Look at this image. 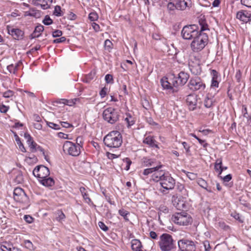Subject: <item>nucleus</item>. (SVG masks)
I'll use <instances>...</instances> for the list:
<instances>
[{"instance_id":"f257e3e1","label":"nucleus","mask_w":251,"mask_h":251,"mask_svg":"<svg viewBox=\"0 0 251 251\" xmlns=\"http://www.w3.org/2000/svg\"><path fill=\"white\" fill-rule=\"evenodd\" d=\"M201 26L200 32L193 39L190 44V47L193 52H198L202 50L207 45L208 36L203 31L208 30V25L205 20L201 19L199 21Z\"/></svg>"},{"instance_id":"f03ea898","label":"nucleus","mask_w":251,"mask_h":251,"mask_svg":"<svg viewBox=\"0 0 251 251\" xmlns=\"http://www.w3.org/2000/svg\"><path fill=\"white\" fill-rule=\"evenodd\" d=\"M192 6L191 0H169L167 10L169 14H173L177 11L189 10Z\"/></svg>"},{"instance_id":"7ed1b4c3","label":"nucleus","mask_w":251,"mask_h":251,"mask_svg":"<svg viewBox=\"0 0 251 251\" xmlns=\"http://www.w3.org/2000/svg\"><path fill=\"white\" fill-rule=\"evenodd\" d=\"M162 165H158L156 167L148 168L140 171V174L141 176H144L147 177L149 175H151V179L154 182H160L162 178L164 176L167 172L161 170Z\"/></svg>"},{"instance_id":"20e7f679","label":"nucleus","mask_w":251,"mask_h":251,"mask_svg":"<svg viewBox=\"0 0 251 251\" xmlns=\"http://www.w3.org/2000/svg\"><path fill=\"white\" fill-rule=\"evenodd\" d=\"M103 142L108 147L117 148L123 143L122 136L118 131H112L104 137Z\"/></svg>"},{"instance_id":"39448f33","label":"nucleus","mask_w":251,"mask_h":251,"mask_svg":"<svg viewBox=\"0 0 251 251\" xmlns=\"http://www.w3.org/2000/svg\"><path fill=\"white\" fill-rule=\"evenodd\" d=\"M63 151L65 154L72 156H78L81 152V143H75L66 141L63 145Z\"/></svg>"},{"instance_id":"423d86ee","label":"nucleus","mask_w":251,"mask_h":251,"mask_svg":"<svg viewBox=\"0 0 251 251\" xmlns=\"http://www.w3.org/2000/svg\"><path fill=\"white\" fill-rule=\"evenodd\" d=\"M172 221L179 226H187L192 222L191 216L185 211L174 213L171 218Z\"/></svg>"},{"instance_id":"0eeeda50","label":"nucleus","mask_w":251,"mask_h":251,"mask_svg":"<svg viewBox=\"0 0 251 251\" xmlns=\"http://www.w3.org/2000/svg\"><path fill=\"white\" fill-rule=\"evenodd\" d=\"M158 245L162 251H170L175 247L172 236L168 233H163L159 237Z\"/></svg>"},{"instance_id":"6e6552de","label":"nucleus","mask_w":251,"mask_h":251,"mask_svg":"<svg viewBox=\"0 0 251 251\" xmlns=\"http://www.w3.org/2000/svg\"><path fill=\"white\" fill-rule=\"evenodd\" d=\"M199 27L196 25H191L184 26L181 30V36L185 40L193 39L199 34Z\"/></svg>"},{"instance_id":"1a4fd4ad","label":"nucleus","mask_w":251,"mask_h":251,"mask_svg":"<svg viewBox=\"0 0 251 251\" xmlns=\"http://www.w3.org/2000/svg\"><path fill=\"white\" fill-rule=\"evenodd\" d=\"M13 195L14 199L16 202L25 207L29 205V198L22 188L16 187L14 190Z\"/></svg>"},{"instance_id":"9d476101","label":"nucleus","mask_w":251,"mask_h":251,"mask_svg":"<svg viewBox=\"0 0 251 251\" xmlns=\"http://www.w3.org/2000/svg\"><path fill=\"white\" fill-rule=\"evenodd\" d=\"M102 117L105 121L113 124L119 120V114L116 109L109 107L103 110Z\"/></svg>"},{"instance_id":"9b49d317","label":"nucleus","mask_w":251,"mask_h":251,"mask_svg":"<svg viewBox=\"0 0 251 251\" xmlns=\"http://www.w3.org/2000/svg\"><path fill=\"white\" fill-rule=\"evenodd\" d=\"M160 184L163 189L160 190L164 194L166 193V190H172L174 188L176 185L175 179L171 176L168 172L164 176L160 181Z\"/></svg>"},{"instance_id":"f8f14e48","label":"nucleus","mask_w":251,"mask_h":251,"mask_svg":"<svg viewBox=\"0 0 251 251\" xmlns=\"http://www.w3.org/2000/svg\"><path fill=\"white\" fill-rule=\"evenodd\" d=\"M24 137L26 140V143L29 148L30 151L31 152H35L37 151L42 152L43 155L45 156V158L46 160H48L47 156L45 154L44 149L38 145L33 140V138L31 135L27 133H25L24 134Z\"/></svg>"},{"instance_id":"ddd939ff","label":"nucleus","mask_w":251,"mask_h":251,"mask_svg":"<svg viewBox=\"0 0 251 251\" xmlns=\"http://www.w3.org/2000/svg\"><path fill=\"white\" fill-rule=\"evenodd\" d=\"M189 88L194 91H202L206 88V85L203 80L200 77H192L188 83Z\"/></svg>"},{"instance_id":"4468645a","label":"nucleus","mask_w":251,"mask_h":251,"mask_svg":"<svg viewBox=\"0 0 251 251\" xmlns=\"http://www.w3.org/2000/svg\"><path fill=\"white\" fill-rule=\"evenodd\" d=\"M33 174L39 180L48 177L50 174V172L47 167L44 165H39L33 170Z\"/></svg>"},{"instance_id":"2eb2a0df","label":"nucleus","mask_w":251,"mask_h":251,"mask_svg":"<svg viewBox=\"0 0 251 251\" xmlns=\"http://www.w3.org/2000/svg\"><path fill=\"white\" fill-rule=\"evenodd\" d=\"M161 85L165 89L172 90L174 87H177L173 78V75L169 77H164L161 80Z\"/></svg>"},{"instance_id":"dca6fc26","label":"nucleus","mask_w":251,"mask_h":251,"mask_svg":"<svg viewBox=\"0 0 251 251\" xmlns=\"http://www.w3.org/2000/svg\"><path fill=\"white\" fill-rule=\"evenodd\" d=\"M178 245L181 251H191L195 248L194 242L186 239L179 240Z\"/></svg>"},{"instance_id":"f3484780","label":"nucleus","mask_w":251,"mask_h":251,"mask_svg":"<svg viewBox=\"0 0 251 251\" xmlns=\"http://www.w3.org/2000/svg\"><path fill=\"white\" fill-rule=\"evenodd\" d=\"M8 33L15 40H20L23 38L24 32L22 30L14 28L12 26L8 25L6 27Z\"/></svg>"},{"instance_id":"a211bd4d","label":"nucleus","mask_w":251,"mask_h":251,"mask_svg":"<svg viewBox=\"0 0 251 251\" xmlns=\"http://www.w3.org/2000/svg\"><path fill=\"white\" fill-rule=\"evenodd\" d=\"M189 77V74L184 72H180L177 76L173 75V78L176 87L184 85L187 82Z\"/></svg>"},{"instance_id":"6ab92c4d","label":"nucleus","mask_w":251,"mask_h":251,"mask_svg":"<svg viewBox=\"0 0 251 251\" xmlns=\"http://www.w3.org/2000/svg\"><path fill=\"white\" fill-rule=\"evenodd\" d=\"M210 75L211 76L210 90L218 88L220 82V78L218 72L214 69L210 70Z\"/></svg>"},{"instance_id":"aec40b11","label":"nucleus","mask_w":251,"mask_h":251,"mask_svg":"<svg viewBox=\"0 0 251 251\" xmlns=\"http://www.w3.org/2000/svg\"><path fill=\"white\" fill-rule=\"evenodd\" d=\"M194 60L191 58L189 62V66L191 72L194 74H198L201 72L200 60L199 58L194 57Z\"/></svg>"},{"instance_id":"412c9836","label":"nucleus","mask_w":251,"mask_h":251,"mask_svg":"<svg viewBox=\"0 0 251 251\" xmlns=\"http://www.w3.org/2000/svg\"><path fill=\"white\" fill-rule=\"evenodd\" d=\"M186 101L190 110H194L196 109L197 105V97L196 95H189L187 97Z\"/></svg>"},{"instance_id":"4be33fe9","label":"nucleus","mask_w":251,"mask_h":251,"mask_svg":"<svg viewBox=\"0 0 251 251\" xmlns=\"http://www.w3.org/2000/svg\"><path fill=\"white\" fill-rule=\"evenodd\" d=\"M236 18L244 23H247L251 21V13L246 10H241L237 13Z\"/></svg>"},{"instance_id":"5701e85b","label":"nucleus","mask_w":251,"mask_h":251,"mask_svg":"<svg viewBox=\"0 0 251 251\" xmlns=\"http://www.w3.org/2000/svg\"><path fill=\"white\" fill-rule=\"evenodd\" d=\"M143 143L147 144L150 147L159 149L157 142L155 140L153 136H145L143 139Z\"/></svg>"},{"instance_id":"b1692460","label":"nucleus","mask_w":251,"mask_h":251,"mask_svg":"<svg viewBox=\"0 0 251 251\" xmlns=\"http://www.w3.org/2000/svg\"><path fill=\"white\" fill-rule=\"evenodd\" d=\"M216 93H214L212 94V93L208 92L204 100V105L206 108H211L213 106L215 100L214 99V96Z\"/></svg>"},{"instance_id":"393cba45","label":"nucleus","mask_w":251,"mask_h":251,"mask_svg":"<svg viewBox=\"0 0 251 251\" xmlns=\"http://www.w3.org/2000/svg\"><path fill=\"white\" fill-rule=\"evenodd\" d=\"M52 0H33V4L37 6H40L43 9H48L50 7Z\"/></svg>"},{"instance_id":"a878e982","label":"nucleus","mask_w":251,"mask_h":251,"mask_svg":"<svg viewBox=\"0 0 251 251\" xmlns=\"http://www.w3.org/2000/svg\"><path fill=\"white\" fill-rule=\"evenodd\" d=\"M223 161L221 158H218L214 163V170L218 173V176H220V175L223 171Z\"/></svg>"},{"instance_id":"bb28decb","label":"nucleus","mask_w":251,"mask_h":251,"mask_svg":"<svg viewBox=\"0 0 251 251\" xmlns=\"http://www.w3.org/2000/svg\"><path fill=\"white\" fill-rule=\"evenodd\" d=\"M53 214L55 220L59 223H62L66 218L65 214L61 209L55 211Z\"/></svg>"},{"instance_id":"cd10ccee","label":"nucleus","mask_w":251,"mask_h":251,"mask_svg":"<svg viewBox=\"0 0 251 251\" xmlns=\"http://www.w3.org/2000/svg\"><path fill=\"white\" fill-rule=\"evenodd\" d=\"M44 29V26L41 25L36 26L33 32L31 35V38H35L40 36Z\"/></svg>"},{"instance_id":"c85d7f7f","label":"nucleus","mask_w":251,"mask_h":251,"mask_svg":"<svg viewBox=\"0 0 251 251\" xmlns=\"http://www.w3.org/2000/svg\"><path fill=\"white\" fill-rule=\"evenodd\" d=\"M79 190L85 202L88 204L92 203L93 202L89 196V194L86 188L84 187H81L79 188Z\"/></svg>"},{"instance_id":"c756f323","label":"nucleus","mask_w":251,"mask_h":251,"mask_svg":"<svg viewBox=\"0 0 251 251\" xmlns=\"http://www.w3.org/2000/svg\"><path fill=\"white\" fill-rule=\"evenodd\" d=\"M79 100V99H74L71 100H67L65 99H60L58 102L59 103H63L64 104L69 105L70 106H74L76 102Z\"/></svg>"},{"instance_id":"7c9ffc66","label":"nucleus","mask_w":251,"mask_h":251,"mask_svg":"<svg viewBox=\"0 0 251 251\" xmlns=\"http://www.w3.org/2000/svg\"><path fill=\"white\" fill-rule=\"evenodd\" d=\"M39 180L42 185L47 187L52 186L54 184V181L53 178L49 176Z\"/></svg>"},{"instance_id":"2f4dec72","label":"nucleus","mask_w":251,"mask_h":251,"mask_svg":"<svg viewBox=\"0 0 251 251\" xmlns=\"http://www.w3.org/2000/svg\"><path fill=\"white\" fill-rule=\"evenodd\" d=\"M198 184L202 188L205 189L209 193H212L210 187H208L207 182L203 179L200 178L198 180Z\"/></svg>"},{"instance_id":"473e14b6","label":"nucleus","mask_w":251,"mask_h":251,"mask_svg":"<svg viewBox=\"0 0 251 251\" xmlns=\"http://www.w3.org/2000/svg\"><path fill=\"white\" fill-rule=\"evenodd\" d=\"M13 244L7 242L0 243V251H11Z\"/></svg>"},{"instance_id":"72a5a7b5","label":"nucleus","mask_w":251,"mask_h":251,"mask_svg":"<svg viewBox=\"0 0 251 251\" xmlns=\"http://www.w3.org/2000/svg\"><path fill=\"white\" fill-rule=\"evenodd\" d=\"M131 249L134 251H139L141 250L142 244L140 240L133 239L131 241Z\"/></svg>"},{"instance_id":"f704fd0d","label":"nucleus","mask_w":251,"mask_h":251,"mask_svg":"<svg viewBox=\"0 0 251 251\" xmlns=\"http://www.w3.org/2000/svg\"><path fill=\"white\" fill-rule=\"evenodd\" d=\"M126 117L125 118V121L126 124L127 126L130 127L135 124V118L129 113L126 114Z\"/></svg>"},{"instance_id":"c9c22d12","label":"nucleus","mask_w":251,"mask_h":251,"mask_svg":"<svg viewBox=\"0 0 251 251\" xmlns=\"http://www.w3.org/2000/svg\"><path fill=\"white\" fill-rule=\"evenodd\" d=\"M154 162L151 159L143 158L142 161V166L143 167H150L153 166Z\"/></svg>"},{"instance_id":"e433bc0d","label":"nucleus","mask_w":251,"mask_h":251,"mask_svg":"<svg viewBox=\"0 0 251 251\" xmlns=\"http://www.w3.org/2000/svg\"><path fill=\"white\" fill-rule=\"evenodd\" d=\"M220 177L222 180L223 181V182L225 183V185L226 186H229V187H231L232 185V184L230 185H229V184H226V183L228 182L229 181H230L232 179V175L231 174L227 175L226 176L222 177L221 175L220 176H218Z\"/></svg>"},{"instance_id":"4c0bfd02","label":"nucleus","mask_w":251,"mask_h":251,"mask_svg":"<svg viewBox=\"0 0 251 251\" xmlns=\"http://www.w3.org/2000/svg\"><path fill=\"white\" fill-rule=\"evenodd\" d=\"M25 160L27 163L31 164L36 163L37 162L38 159L34 155H32V156L26 157Z\"/></svg>"},{"instance_id":"58836bf2","label":"nucleus","mask_w":251,"mask_h":251,"mask_svg":"<svg viewBox=\"0 0 251 251\" xmlns=\"http://www.w3.org/2000/svg\"><path fill=\"white\" fill-rule=\"evenodd\" d=\"M88 19L92 22H95L99 19V15L95 11H93L89 13L88 15Z\"/></svg>"},{"instance_id":"ea45409f","label":"nucleus","mask_w":251,"mask_h":251,"mask_svg":"<svg viewBox=\"0 0 251 251\" xmlns=\"http://www.w3.org/2000/svg\"><path fill=\"white\" fill-rule=\"evenodd\" d=\"M64 13L62 11L61 8L59 5H56L54 7L53 11V14L57 17H60L63 16Z\"/></svg>"},{"instance_id":"a19ab883","label":"nucleus","mask_w":251,"mask_h":251,"mask_svg":"<svg viewBox=\"0 0 251 251\" xmlns=\"http://www.w3.org/2000/svg\"><path fill=\"white\" fill-rule=\"evenodd\" d=\"M118 212L121 216L123 217L126 221H128V219L127 218V216L129 214L128 211L124 209H121L119 210Z\"/></svg>"},{"instance_id":"79ce46f5","label":"nucleus","mask_w":251,"mask_h":251,"mask_svg":"<svg viewBox=\"0 0 251 251\" xmlns=\"http://www.w3.org/2000/svg\"><path fill=\"white\" fill-rule=\"evenodd\" d=\"M47 125L50 128L55 129V130H59L61 128L60 125L58 124H56L53 123L52 122H46Z\"/></svg>"},{"instance_id":"37998d69","label":"nucleus","mask_w":251,"mask_h":251,"mask_svg":"<svg viewBox=\"0 0 251 251\" xmlns=\"http://www.w3.org/2000/svg\"><path fill=\"white\" fill-rule=\"evenodd\" d=\"M14 91L8 90L2 93V96L5 98H10L12 97L14 95Z\"/></svg>"},{"instance_id":"c03bdc74","label":"nucleus","mask_w":251,"mask_h":251,"mask_svg":"<svg viewBox=\"0 0 251 251\" xmlns=\"http://www.w3.org/2000/svg\"><path fill=\"white\" fill-rule=\"evenodd\" d=\"M24 246L30 251L34 249L32 243L28 240L24 241Z\"/></svg>"},{"instance_id":"a18cd8bd","label":"nucleus","mask_w":251,"mask_h":251,"mask_svg":"<svg viewBox=\"0 0 251 251\" xmlns=\"http://www.w3.org/2000/svg\"><path fill=\"white\" fill-rule=\"evenodd\" d=\"M9 106H6L3 103L0 104V112L2 113H6L9 110Z\"/></svg>"},{"instance_id":"49530a36","label":"nucleus","mask_w":251,"mask_h":251,"mask_svg":"<svg viewBox=\"0 0 251 251\" xmlns=\"http://www.w3.org/2000/svg\"><path fill=\"white\" fill-rule=\"evenodd\" d=\"M242 73L240 70L236 71L235 77L237 82L240 83L241 81Z\"/></svg>"},{"instance_id":"de8ad7c7","label":"nucleus","mask_w":251,"mask_h":251,"mask_svg":"<svg viewBox=\"0 0 251 251\" xmlns=\"http://www.w3.org/2000/svg\"><path fill=\"white\" fill-rule=\"evenodd\" d=\"M52 20L49 16H46L43 21V23L45 25H50L52 23Z\"/></svg>"},{"instance_id":"09e8293b","label":"nucleus","mask_w":251,"mask_h":251,"mask_svg":"<svg viewBox=\"0 0 251 251\" xmlns=\"http://www.w3.org/2000/svg\"><path fill=\"white\" fill-rule=\"evenodd\" d=\"M105 80L107 83H113V77L112 75L110 74H107L105 76Z\"/></svg>"},{"instance_id":"8fccbe9b","label":"nucleus","mask_w":251,"mask_h":251,"mask_svg":"<svg viewBox=\"0 0 251 251\" xmlns=\"http://www.w3.org/2000/svg\"><path fill=\"white\" fill-rule=\"evenodd\" d=\"M124 162L126 164L125 169L127 171L129 169L130 166L131 164V161L130 160L129 158H126L124 160Z\"/></svg>"},{"instance_id":"3c124183","label":"nucleus","mask_w":251,"mask_h":251,"mask_svg":"<svg viewBox=\"0 0 251 251\" xmlns=\"http://www.w3.org/2000/svg\"><path fill=\"white\" fill-rule=\"evenodd\" d=\"M57 135L58 137L61 139H71V138L69 137L68 134H65L61 132H58L57 133Z\"/></svg>"},{"instance_id":"603ef678","label":"nucleus","mask_w":251,"mask_h":251,"mask_svg":"<svg viewBox=\"0 0 251 251\" xmlns=\"http://www.w3.org/2000/svg\"><path fill=\"white\" fill-rule=\"evenodd\" d=\"M63 33L60 30L57 29L52 32V35L53 37H59L62 36Z\"/></svg>"},{"instance_id":"864d4df0","label":"nucleus","mask_w":251,"mask_h":251,"mask_svg":"<svg viewBox=\"0 0 251 251\" xmlns=\"http://www.w3.org/2000/svg\"><path fill=\"white\" fill-rule=\"evenodd\" d=\"M7 69L8 71L11 73L15 74L17 73V71L13 64L8 65L7 67Z\"/></svg>"},{"instance_id":"5fc2aeb1","label":"nucleus","mask_w":251,"mask_h":251,"mask_svg":"<svg viewBox=\"0 0 251 251\" xmlns=\"http://www.w3.org/2000/svg\"><path fill=\"white\" fill-rule=\"evenodd\" d=\"M107 88L105 87L102 88L100 92V95L101 98H103L107 95Z\"/></svg>"},{"instance_id":"6e6d98bb","label":"nucleus","mask_w":251,"mask_h":251,"mask_svg":"<svg viewBox=\"0 0 251 251\" xmlns=\"http://www.w3.org/2000/svg\"><path fill=\"white\" fill-rule=\"evenodd\" d=\"M91 25L95 32H97L100 30V26L95 22L92 23Z\"/></svg>"},{"instance_id":"4d7b16f0","label":"nucleus","mask_w":251,"mask_h":251,"mask_svg":"<svg viewBox=\"0 0 251 251\" xmlns=\"http://www.w3.org/2000/svg\"><path fill=\"white\" fill-rule=\"evenodd\" d=\"M99 226L102 230L107 231L108 230V227L102 222H99L98 223Z\"/></svg>"},{"instance_id":"13d9d810","label":"nucleus","mask_w":251,"mask_h":251,"mask_svg":"<svg viewBox=\"0 0 251 251\" xmlns=\"http://www.w3.org/2000/svg\"><path fill=\"white\" fill-rule=\"evenodd\" d=\"M66 40L65 37H61L59 38H57L53 41V43L58 44L64 42Z\"/></svg>"},{"instance_id":"bf43d9fd","label":"nucleus","mask_w":251,"mask_h":251,"mask_svg":"<svg viewBox=\"0 0 251 251\" xmlns=\"http://www.w3.org/2000/svg\"><path fill=\"white\" fill-rule=\"evenodd\" d=\"M241 3L248 7H251V0H241Z\"/></svg>"},{"instance_id":"052dcab7","label":"nucleus","mask_w":251,"mask_h":251,"mask_svg":"<svg viewBox=\"0 0 251 251\" xmlns=\"http://www.w3.org/2000/svg\"><path fill=\"white\" fill-rule=\"evenodd\" d=\"M186 176L190 180H194L197 177V174L191 172H188Z\"/></svg>"},{"instance_id":"680f3d73","label":"nucleus","mask_w":251,"mask_h":251,"mask_svg":"<svg viewBox=\"0 0 251 251\" xmlns=\"http://www.w3.org/2000/svg\"><path fill=\"white\" fill-rule=\"evenodd\" d=\"M24 219L27 223L29 224L32 223L33 220L32 217L29 215H25Z\"/></svg>"},{"instance_id":"e2e57ef3","label":"nucleus","mask_w":251,"mask_h":251,"mask_svg":"<svg viewBox=\"0 0 251 251\" xmlns=\"http://www.w3.org/2000/svg\"><path fill=\"white\" fill-rule=\"evenodd\" d=\"M198 141L199 143L200 144L202 145L203 146V147L205 149H206L208 145V144L205 142H206L205 140H202V139L199 138L198 140Z\"/></svg>"},{"instance_id":"0e129e2a","label":"nucleus","mask_w":251,"mask_h":251,"mask_svg":"<svg viewBox=\"0 0 251 251\" xmlns=\"http://www.w3.org/2000/svg\"><path fill=\"white\" fill-rule=\"evenodd\" d=\"M34 127L38 130H41L42 128V125L40 122H36L33 124Z\"/></svg>"},{"instance_id":"69168bd1","label":"nucleus","mask_w":251,"mask_h":251,"mask_svg":"<svg viewBox=\"0 0 251 251\" xmlns=\"http://www.w3.org/2000/svg\"><path fill=\"white\" fill-rule=\"evenodd\" d=\"M17 144H18L19 149L22 152H26V151L24 145L22 144V143L20 141H19V142H18Z\"/></svg>"},{"instance_id":"338daca9","label":"nucleus","mask_w":251,"mask_h":251,"mask_svg":"<svg viewBox=\"0 0 251 251\" xmlns=\"http://www.w3.org/2000/svg\"><path fill=\"white\" fill-rule=\"evenodd\" d=\"M61 126L62 127H65V128H69L70 127L72 126V125L69 123L65 122H60Z\"/></svg>"},{"instance_id":"774afa93","label":"nucleus","mask_w":251,"mask_h":251,"mask_svg":"<svg viewBox=\"0 0 251 251\" xmlns=\"http://www.w3.org/2000/svg\"><path fill=\"white\" fill-rule=\"evenodd\" d=\"M152 37L155 40H158L161 39V35L158 33H154L152 35Z\"/></svg>"}]
</instances>
